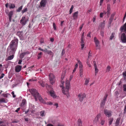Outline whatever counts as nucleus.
Returning <instances> with one entry per match:
<instances>
[{"mask_svg":"<svg viewBox=\"0 0 126 126\" xmlns=\"http://www.w3.org/2000/svg\"><path fill=\"white\" fill-rule=\"evenodd\" d=\"M3 123V122L2 119H0V124Z\"/></svg>","mask_w":126,"mask_h":126,"instance_id":"774afa93","label":"nucleus"},{"mask_svg":"<svg viewBox=\"0 0 126 126\" xmlns=\"http://www.w3.org/2000/svg\"><path fill=\"white\" fill-rule=\"evenodd\" d=\"M46 4V0H42L40 2V6L44 7Z\"/></svg>","mask_w":126,"mask_h":126,"instance_id":"9d476101","label":"nucleus"},{"mask_svg":"<svg viewBox=\"0 0 126 126\" xmlns=\"http://www.w3.org/2000/svg\"><path fill=\"white\" fill-rule=\"evenodd\" d=\"M91 51H90L89 52L88 55V58H89L91 57V55L90 54L91 53L90 52Z\"/></svg>","mask_w":126,"mask_h":126,"instance_id":"052dcab7","label":"nucleus"},{"mask_svg":"<svg viewBox=\"0 0 126 126\" xmlns=\"http://www.w3.org/2000/svg\"><path fill=\"white\" fill-rule=\"evenodd\" d=\"M100 115L99 114H98L97 115L94 120V123H97L98 121L99 118H100Z\"/></svg>","mask_w":126,"mask_h":126,"instance_id":"4468645a","label":"nucleus"},{"mask_svg":"<svg viewBox=\"0 0 126 126\" xmlns=\"http://www.w3.org/2000/svg\"><path fill=\"white\" fill-rule=\"evenodd\" d=\"M23 7V6L22 5L20 7H19L17 9L16 11L19 12H20L22 9Z\"/></svg>","mask_w":126,"mask_h":126,"instance_id":"7c9ffc66","label":"nucleus"},{"mask_svg":"<svg viewBox=\"0 0 126 126\" xmlns=\"http://www.w3.org/2000/svg\"><path fill=\"white\" fill-rule=\"evenodd\" d=\"M13 14V12L12 11H10L8 14L9 17V20L10 21H11L12 17Z\"/></svg>","mask_w":126,"mask_h":126,"instance_id":"f3484780","label":"nucleus"},{"mask_svg":"<svg viewBox=\"0 0 126 126\" xmlns=\"http://www.w3.org/2000/svg\"><path fill=\"white\" fill-rule=\"evenodd\" d=\"M65 51L64 49H63L62 50L61 55L62 56H63L65 53Z\"/></svg>","mask_w":126,"mask_h":126,"instance_id":"3c124183","label":"nucleus"},{"mask_svg":"<svg viewBox=\"0 0 126 126\" xmlns=\"http://www.w3.org/2000/svg\"><path fill=\"white\" fill-rule=\"evenodd\" d=\"M14 55H10L9 56L8 58L6 59V61H8V60H10L14 58Z\"/></svg>","mask_w":126,"mask_h":126,"instance_id":"412c9836","label":"nucleus"},{"mask_svg":"<svg viewBox=\"0 0 126 126\" xmlns=\"http://www.w3.org/2000/svg\"><path fill=\"white\" fill-rule=\"evenodd\" d=\"M78 63L79 64V68L80 71H83V66L82 63L79 60H78Z\"/></svg>","mask_w":126,"mask_h":126,"instance_id":"9b49d317","label":"nucleus"},{"mask_svg":"<svg viewBox=\"0 0 126 126\" xmlns=\"http://www.w3.org/2000/svg\"><path fill=\"white\" fill-rule=\"evenodd\" d=\"M105 102L103 101H102L100 104V106L101 107L103 108L104 106L105 105Z\"/></svg>","mask_w":126,"mask_h":126,"instance_id":"c756f323","label":"nucleus"},{"mask_svg":"<svg viewBox=\"0 0 126 126\" xmlns=\"http://www.w3.org/2000/svg\"><path fill=\"white\" fill-rule=\"evenodd\" d=\"M18 40L17 39L12 40L10 43V47L11 50L13 51H15L16 49Z\"/></svg>","mask_w":126,"mask_h":126,"instance_id":"f03ea898","label":"nucleus"},{"mask_svg":"<svg viewBox=\"0 0 126 126\" xmlns=\"http://www.w3.org/2000/svg\"><path fill=\"white\" fill-rule=\"evenodd\" d=\"M28 20V19L26 18L25 16H23L20 21V23L24 26L26 24Z\"/></svg>","mask_w":126,"mask_h":126,"instance_id":"39448f33","label":"nucleus"},{"mask_svg":"<svg viewBox=\"0 0 126 126\" xmlns=\"http://www.w3.org/2000/svg\"><path fill=\"white\" fill-rule=\"evenodd\" d=\"M110 66H108L106 70V72H109L110 71Z\"/></svg>","mask_w":126,"mask_h":126,"instance_id":"f704fd0d","label":"nucleus"},{"mask_svg":"<svg viewBox=\"0 0 126 126\" xmlns=\"http://www.w3.org/2000/svg\"><path fill=\"white\" fill-rule=\"evenodd\" d=\"M78 11H76L74 12L73 15V19H77L78 16Z\"/></svg>","mask_w":126,"mask_h":126,"instance_id":"ddd939ff","label":"nucleus"},{"mask_svg":"<svg viewBox=\"0 0 126 126\" xmlns=\"http://www.w3.org/2000/svg\"><path fill=\"white\" fill-rule=\"evenodd\" d=\"M49 76L50 82L51 84L53 85L55 81V77L52 73H50Z\"/></svg>","mask_w":126,"mask_h":126,"instance_id":"7ed1b4c3","label":"nucleus"},{"mask_svg":"<svg viewBox=\"0 0 126 126\" xmlns=\"http://www.w3.org/2000/svg\"><path fill=\"white\" fill-rule=\"evenodd\" d=\"M91 32H89L88 34L87 35V37H91Z\"/></svg>","mask_w":126,"mask_h":126,"instance_id":"4d7b16f0","label":"nucleus"},{"mask_svg":"<svg viewBox=\"0 0 126 126\" xmlns=\"http://www.w3.org/2000/svg\"><path fill=\"white\" fill-rule=\"evenodd\" d=\"M47 53L49 54L50 55H51L53 57V53L51 50H48Z\"/></svg>","mask_w":126,"mask_h":126,"instance_id":"cd10ccee","label":"nucleus"},{"mask_svg":"<svg viewBox=\"0 0 126 126\" xmlns=\"http://www.w3.org/2000/svg\"><path fill=\"white\" fill-rule=\"evenodd\" d=\"M114 33H111V36H110V40H111L114 37Z\"/></svg>","mask_w":126,"mask_h":126,"instance_id":"a19ab883","label":"nucleus"},{"mask_svg":"<svg viewBox=\"0 0 126 126\" xmlns=\"http://www.w3.org/2000/svg\"><path fill=\"white\" fill-rule=\"evenodd\" d=\"M100 33L101 35L103 37L104 36V32H103V31H101L100 32Z\"/></svg>","mask_w":126,"mask_h":126,"instance_id":"680f3d73","label":"nucleus"},{"mask_svg":"<svg viewBox=\"0 0 126 126\" xmlns=\"http://www.w3.org/2000/svg\"><path fill=\"white\" fill-rule=\"evenodd\" d=\"M83 71H79V74L80 76L81 77L83 75Z\"/></svg>","mask_w":126,"mask_h":126,"instance_id":"864d4df0","label":"nucleus"},{"mask_svg":"<svg viewBox=\"0 0 126 126\" xmlns=\"http://www.w3.org/2000/svg\"><path fill=\"white\" fill-rule=\"evenodd\" d=\"M49 93L51 96L53 97H54L55 96V94L54 93V91L52 90H51L49 91Z\"/></svg>","mask_w":126,"mask_h":126,"instance_id":"4be33fe9","label":"nucleus"},{"mask_svg":"<svg viewBox=\"0 0 126 126\" xmlns=\"http://www.w3.org/2000/svg\"><path fill=\"white\" fill-rule=\"evenodd\" d=\"M64 81L63 80H61V83L62 84V85L61 86L62 87H63V84L64 83Z\"/></svg>","mask_w":126,"mask_h":126,"instance_id":"a18cd8bd","label":"nucleus"},{"mask_svg":"<svg viewBox=\"0 0 126 126\" xmlns=\"http://www.w3.org/2000/svg\"><path fill=\"white\" fill-rule=\"evenodd\" d=\"M94 41L95 45L96 47V49H100V47L99 45V41L97 39L96 37H94Z\"/></svg>","mask_w":126,"mask_h":126,"instance_id":"20e7f679","label":"nucleus"},{"mask_svg":"<svg viewBox=\"0 0 126 126\" xmlns=\"http://www.w3.org/2000/svg\"><path fill=\"white\" fill-rule=\"evenodd\" d=\"M18 122V121L17 120H14L13 121L12 123H17Z\"/></svg>","mask_w":126,"mask_h":126,"instance_id":"e2e57ef3","label":"nucleus"},{"mask_svg":"<svg viewBox=\"0 0 126 126\" xmlns=\"http://www.w3.org/2000/svg\"><path fill=\"white\" fill-rule=\"evenodd\" d=\"M26 100L24 99L22 100L21 106L23 107L24 106L25 104L26 103Z\"/></svg>","mask_w":126,"mask_h":126,"instance_id":"bb28decb","label":"nucleus"},{"mask_svg":"<svg viewBox=\"0 0 126 126\" xmlns=\"http://www.w3.org/2000/svg\"><path fill=\"white\" fill-rule=\"evenodd\" d=\"M29 106H30V107H32L31 109L32 110H33V109H34V106L33 105L31 104Z\"/></svg>","mask_w":126,"mask_h":126,"instance_id":"49530a36","label":"nucleus"},{"mask_svg":"<svg viewBox=\"0 0 126 126\" xmlns=\"http://www.w3.org/2000/svg\"><path fill=\"white\" fill-rule=\"evenodd\" d=\"M115 14V13H114L111 14L110 17L109 19V23L110 25L114 19V16Z\"/></svg>","mask_w":126,"mask_h":126,"instance_id":"6e6552de","label":"nucleus"},{"mask_svg":"<svg viewBox=\"0 0 126 126\" xmlns=\"http://www.w3.org/2000/svg\"><path fill=\"white\" fill-rule=\"evenodd\" d=\"M40 84L42 87H44L45 86L44 84L42 81H40L39 82Z\"/></svg>","mask_w":126,"mask_h":126,"instance_id":"4c0bfd02","label":"nucleus"},{"mask_svg":"<svg viewBox=\"0 0 126 126\" xmlns=\"http://www.w3.org/2000/svg\"><path fill=\"white\" fill-rule=\"evenodd\" d=\"M32 95L34 97L35 100L37 101L38 98L40 101L44 103H45V101L41 97L37 91L34 89H32L30 91Z\"/></svg>","mask_w":126,"mask_h":126,"instance_id":"f257e3e1","label":"nucleus"},{"mask_svg":"<svg viewBox=\"0 0 126 126\" xmlns=\"http://www.w3.org/2000/svg\"><path fill=\"white\" fill-rule=\"evenodd\" d=\"M126 17V11L125 13V15H124V16L123 18V22L124 21Z\"/></svg>","mask_w":126,"mask_h":126,"instance_id":"338daca9","label":"nucleus"},{"mask_svg":"<svg viewBox=\"0 0 126 126\" xmlns=\"http://www.w3.org/2000/svg\"><path fill=\"white\" fill-rule=\"evenodd\" d=\"M110 10V5L109 4H108L107 10Z\"/></svg>","mask_w":126,"mask_h":126,"instance_id":"5fc2aeb1","label":"nucleus"},{"mask_svg":"<svg viewBox=\"0 0 126 126\" xmlns=\"http://www.w3.org/2000/svg\"><path fill=\"white\" fill-rule=\"evenodd\" d=\"M113 120V119L112 118H110L109 119V125H111L112 124Z\"/></svg>","mask_w":126,"mask_h":126,"instance_id":"c85d7f7f","label":"nucleus"},{"mask_svg":"<svg viewBox=\"0 0 126 126\" xmlns=\"http://www.w3.org/2000/svg\"><path fill=\"white\" fill-rule=\"evenodd\" d=\"M78 121V124L79 126H80L81 125L82 122L81 121V119H79Z\"/></svg>","mask_w":126,"mask_h":126,"instance_id":"72a5a7b5","label":"nucleus"},{"mask_svg":"<svg viewBox=\"0 0 126 126\" xmlns=\"http://www.w3.org/2000/svg\"><path fill=\"white\" fill-rule=\"evenodd\" d=\"M53 27L54 29L55 30H56V25L54 23H53Z\"/></svg>","mask_w":126,"mask_h":126,"instance_id":"603ef678","label":"nucleus"},{"mask_svg":"<svg viewBox=\"0 0 126 126\" xmlns=\"http://www.w3.org/2000/svg\"><path fill=\"white\" fill-rule=\"evenodd\" d=\"M69 88H67V87H66L65 89L62 88V92L65 94H69L68 90Z\"/></svg>","mask_w":126,"mask_h":126,"instance_id":"1a4fd4ad","label":"nucleus"},{"mask_svg":"<svg viewBox=\"0 0 126 126\" xmlns=\"http://www.w3.org/2000/svg\"><path fill=\"white\" fill-rule=\"evenodd\" d=\"M7 102V101L4 98L0 99V104L2 103H6Z\"/></svg>","mask_w":126,"mask_h":126,"instance_id":"5701e85b","label":"nucleus"},{"mask_svg":"<svg viewBox=\"0 0 126 126\" xmlns=\"http://www.w3.org/2000/svg\"><path fill=\"white\" fill-rule=\"evenodd\" d=\"M70 81L68 80H66L65 82L66 87L67 88H69L70 86Z\"/></svg>","mask_w":126,"mask_h":126,"instance_id":"a211bd4d","label":"nucleus"},{"mask_svg":"<svg viewBox=\"0 0 126 126\" xmlns=\"http://www.w3.org/2000/svg\"><path fill=\"white\" fill-rule=\"evenodd\" d=\"M42 55V52H40L37 55L38 59H39L41 58Z\"/></svg>","mask_w":126,"mask_h":126,"instance_id":"2f4dec72","label":"nucleus"},{"mask_svg":"<svg viewBox=\"0 0 126 126\" xmlns=\"http://www.w3.org/2000/svg\"><path fill=\"white\" fill-rule=\"evenodd\" d=\"M17 35L20 38L23 37V33L22 31H18L17 32Z\"/></svg>","mask_w":126,"mask_h":126,"instance_id":"2eb2a0df","label":"nucleus"},{"mask_svg":"<svg viewBox=\"0 0 126 126\" xmlns=\"http://www.w3.org/2000/svg\"><path fill=\"white\" fill-rule=\"evenodd\" d=\"M107 95H106L104 97L102 101H103L105 102L107 98Z\"/></svg>","mask_w":126,"mask_h":126,"instance_id":"79ce46f5","label":"nucleus"},{"mask_svg":"<svg viewBox=\"0 0 126 126\" xmlns=\"http://www.w3.org/2000/svg\"><path fill=\"white\" fill-rule=\"evenodd\" d=\"M120 118H118L116 120L115 125L116 126H118L120 124Z\"/></svg>","mask_w":126,"mask_h":126,"instance_id":"b1692460","label":"nucleus"},{"mask_svg":"<svg viewBox=\"0 0 126 126\" xmlns=\"http://www.w3.org/2000/svg\"><path fill=\"white\" fill-rule=\"evenodd\" d=\"M89 79H86L85 81V83H84L85 85H87L88 84V83H89Z\"/></svg>","mask_w":126,"mask_h":126,"instance_id":"37998d69","label":"nucleus"},{"mask_svg":"<svg viewBox=\"0 0 126 126\" xmlns=\"http://www.w3.org/2000/svg\"><path fill=\"white\" fill-rule=\"evenodd\" d=\"M27 8H25L22 11V14H23L25 12L27 11Z\"/></svg>","mask_w":126,"mask_h":126,"instance_id":"ea45409f","label":"nucleus"},{"mask_svg":"<svg viewBox=\"0 0 126 126\" xmlns=\"http://www.w3.org/2000/svg\"><path fill=\"white\" fill-rule=\"evenodd\" d=\"M104 113L106 116L108 117L110 116L111 115V111L107 110H104Z\"/></svg>","mask_w":126,"mask_h":126,"instance_id":"0eeeda50","label":"nucleus"},{"mask_svg":"<svg viewBox=\"0 0 126 126\" xmlns=\"http://www.w3.org/2000/svg\"><path fill=\"white\" fill-rule=\"evenodd\" d=\"M122 75L124 79L126 81V70L123 72Z\"/></svg>","mask_w":126,"mask_h":126,"instance_id":"393cba45","label":"nucleus"},{"mask_svg":"<svg viewBox=\"0 0 126 126\" xmlns=\"http://www.w3.org/2000/svg\"><path fill=\"white\" fill-rule=\"evenodd\" d=\"M73 8H74L73 6V5H72V6L71 7V8H70V10H69V14H71L72 13V11L73 10Z\"/></svg>","mask_w":126,"mask_h":126,"instance_id":"e433bc0d","label":"nucleus"},{"mask_svg":"<svg viewBox=\"0 0 126 126\" xmlns=\"http://www.w3.org/2000/svg\"><path fill=\"white\" fill-rule=\"evenodd\" d=\"M105 122V121L104 120H101L100 124L102 125H104Z\"/></svg>","mask_w":126,"mask_h":126,"instance_id":"de8ad7c7","label":"nucleus"},{"mask_svg":"<svg viewBox=\"0 0 126 126\" xmlns=\"http://www.w3.org/2000/svg\"><path fill=\"white\" fill-rule=\"evenodd\" d=\"M95 70V74L96 75V74L97 73L98 71V69L97 68V67H94Z\"/></svg>","mask_w":126,"mask_h":126,"instance_id":"09e8293b","label":"nucleus"},{"mask_svg":"<svg viewBox=\"0 0 126 126\" xmlns=\"http://www.w3.org/2000/svg\"><path fill=\"white\" fill-rule=\"evenodd\" d=\"M84 25V23L82 24V25L80 26L79 27L80 31H81V29L82 28L83 25Z\"/></svg>","mask_w":126,"mask_h":126,"instance_id":"13d9d810","label":"nucleus"},{"mask_svg":"<svg viewBox=\"0 0 126 126\" xmlns=\"http://www.w3.org/2000/svg\"><path fill=\"white\" fill-rule=\"evenodd\" d=\"M15 7V4L12 3H11L9 5V7L10 9L14 8Z\"/></svg>","mask_w":126,"mask_h":126,"instance_id":"a878e982","label":"nucleus"},{"mask_svg":"<svg viewBox=\"0 0 126 126\" xmlns=\"http://www.w3.org/2000/svg\"><path fill=\"white\" fill-rule=\"evenodd\" d=\"M93 63L94 64V67H97V65L96 64V63L95 61H94Z\"/></svg>","mask_w":126,"mask_h":126,"instance_id":"bf43d9fd","label":"nucleus"},{"mask_svg":"<svg viewBox=\"0 0 126 126\" xmlns=\"http://www.w3.org/2000/svg\"><path fill=\"white\" fill-rule=\"evenodd\" d=\"M103 13H101L100 14V16L101 18L103 16Z\"/></svg>","mask_w":126,"mask_h":126,"instance_id":"69168bd1","label":"nucleus"},{"mask_svg":"<svg viewBox=\"0 0 126 126\" xmlns=\"http://www.w3.org/2000/svg\"><path fill=\"white\" fill-rule=\"evenodd\" d=\"M22 67L19 65H17L15 67V70L16 72H19L21 70Z\"/></svg>","mask_w":126,"mask_h":126,"instance_id":"f8f14e48","label":"nucleus"},{"mask_svg":"<svg viewBox=\"0 0 126 126\" xmlns=\"http://www.w3.org/2000/svg\"><path fill=\"white\" fill-rule=\"evenodd\" d=\"M79 100L80 102H82L83 99L86 97V94L84 93H81L78 95Z\"/></svg>","mask_w":126,"mask_h":126,"instance_id":"423d86ee","label":"nucleus"},{"mask_svg":"<svg viewBox=\"0 0 126 126\" xmlns=\"http://www.w3.org/2000/svg\"><path fill=\"white\" fill-rule=\"evenodd\" d=\"M123 87L124 91H126V84H125L123 85Z\"/></svg>","mask_w":126,"mask_h":126,"instance_id":"c03bdc74","label":"nucleus"},{"mask_svg":"<svg viewBox=\"0 0 126 126\" xmlns=\"http://www.w3.org/2000/svg\"><path fill=\"white\" fill-rule=\"evenodd\" d=\"M65 76V73H63L61 77V80H63V79L64 78Z\"/></svg>","mask_w":126,"mask_h":126,"instance_id":"58836bf2","label":"nucleus"},{"mask_svg":"<svg viewBox=\"0 0 126 126\" xmlns=\"http://www.w3.org/2000/svg\"><path fill=\"white\" fill-rule=\"evenodd\" d=\"M5 75L4 73H2L1 74V76L0 77V79L3 78Z\"/></svg>","mask_w":126,"mask_h":126,"instance_id":"6e6d98bb","label":"nucleus"},{"mask_svg":"<svg viewBox=\"0 0 126 126\" xmlns=\"http://www.w3.org/2000/svg\"><path fill=\"white\" fill-rule=\"evenodd\" d=\"M83 39L82 38H81V49H82L84 46V43L83 41Z\"/></svg>","mask_w":126,"mask_h":126,"instance_id":"aec40b11","label":"nucleus"},{"mask_svg":"<svg viewBox=\"0 0 126 126\" xmlns=\"http://www.w3.org/2000/svg\"><path fill=\"white\" fill-rule=\"evenodd\" d=\"M110 10H107V16L108 17H109L110 15Z\"/></svg>","mask_w":126,"mask_h":126,"instance_id":"473e14b6","label":"nucleus"},{"mask_svg":"<svg viewBox=\"0 0 126 126\" xmlns=\"http://www.w3.org/2000/svg\"><path fill=\"white\" fill-rule=\"evenodd\" d=\"M11 94L13 95V97L15 98L16 97V95L14 94V91L12 92L11 93Z\"/></svg>","mask_w":126,"mask_h":126,"instance_id":"8fccbe9b","label":"nucleus"},{"mask_svg":"<svg viewBox=\"0 0 126 126\" xmlns=\"http://www.w3.org/2000/svg\"><path fill=\"white\" fill-rule=\"evenodd\" d=\"M25 55V53H22L20 55V58L22 59L24 58Z\"/></svg>","mask_w":126,"mask_h":126,"instance_id":"c9c22d12","label":"nucleus"},{"mask_svg":"<svg viewBox=\"0 0 126 126\" xmlns=\"http://www.w3.org/2000/svg\"><path fill=\"white\" fill-rule=\"evenodd\" d=\"M54 106H56V108H57L58 106V104L57 103H55L53 104Z\"/></svg>","mask_w":126,"mask_h":126,"instance_id":"0e129e2a","label":"nucleus"},{"mask_svg":"<svg viewBox=\"0 0 126 126\" xmlns=\"http://www.w3.org/2000/svg\"><path fill=\"white\" fill-rule=\"evenodd\" d=\"M40 116L42 117H44L45 116L46 113L44 110H42L40 112Z\"/></svg>","mask_w":126,"mask_h":126,"instance_id":"6ab92c4d","label":"nucleus"},{"mask_svg":"<svg viewBox=\"0 0 126 126\" xmlns=\"http://www.w3.org/2000/svg\"><path fill=\"white\" fill-rule=\"evenodd\" d=\"M105 22L104 20L103 22H101L99 25V27L103 29L105 27Z\"/></svg>","mask_w":126,"mask_h":126,"instance_id":"dca6fc26","label":"nucleus"}]
</instances>
